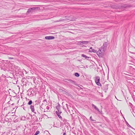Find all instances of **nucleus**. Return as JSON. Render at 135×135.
<instances>
[{
    "label": "nucleus",
    "mask_w": 135,
    "mask_h": 135,
    "mask_svg": "<svg viewBox=\"0 0 135 135\" xmlns=\"http://www.w3.org/2000/svg\"><path fill=\"white\" fill-rule=\"evenodd\" d=\"M107 46V42H105L103 44V46L101 47L103 51H105Z\"/></svg>",
    "instance_id": "7ed1b4c3"
},
{
    "label": "nucleus",
    "mask_w": 135,
    "mask_h": 135,
    "mask_svg": "<svg viewBox=\"0 0 135 135\" xmlns=\"http://www.w3.org/2000/svg\"><path fill=\"white\" fill-rule=\"evenodd\" d=\"M100 78L99 76H97L95 78V81L96 84L98 86H101L100 83Z\"/></svg>",
    "instance_id": "f03ea898"
},
{
    "label": "nucleus",
    "mask_w": 135,
    "mask_h": 135,
    "mask_svg": "<svg viewBox=\"0 0 135 135\" xmlns=\"http://www.w3.org/2000/svg\"><path fill=\"white\" fill-rule=\"evenodd\" d=\"M55 37L52 36H46L45 37V38L47 40H52L54 39Z\"/></svg>",
    "instance_id": "20e7f679"
},
{
    "label": "nucleus",
    "mask_w": 135,
    "mask_h": 135,
    "mask_svg": "<svg viewBox=\"0 0 135 135\" xmlns=\"http://www.w3.org/2000/svg\"><path fill=\"white\" fill-rule=\"evenodd\" d=\"M126 124H127V126L128 127H131V126L128 124V123L126 121Z\"/></svg>",
    "instance_id": "aec40b11"
},
{
    "label": "nucleus",
    "mask_w": 135,
    "mask_h": 135,
    "mask_svg": "<svg viewBox=\"0 0 135 135\" xmlns=\"http://www.w3.org/2000/svg\"><path fill=\"white\" fill-rule=\"evenodd\" d=\"M68 4H70V2H68Z\"/></svg>",
    "instance_id": "2f4dec72"
},
{
    "label": "nucleus",
    "mask_w": 135,
    "mask_h": 135,
    "mask_svg": "<svg viewBox=\"0 0 135 135\" xmlns=\"http://www.w3.org/2000/svg\"><path fill=\"white\" fill-rule=\"evenodd\" d=\"M32 103V101L31 100H30L28 102V104L29 105H31Z\"/></svg>",
    "instance_id": "a211bd4d"
},
{
    "label": "nucleus",
    "mask_w": 135,
    "mask_h": 135,
    "mask_svg": "<svg viewBox=\"0 0 135 135\" xmlns=\"http://www.w3.org/2000/svg\"><path fill=\"white\" fill-rule=\"evenodd\" d=\"M68 86H69L70 87H72V85H70V83H68Z\"/></svg>",
    "instance_id": "393cba45"
},
{
    "label": "nucleus",
    "mask_w": 135,
    "mask_h": 135,
    "mask_svg": "<svg viewBox=\"0 0 135 135\" xmlns=\"http://www.w3.org/2000/svg\"><path fill=\"white\" fill-rule=\"evenodd\" d=\"M60 105L59 104V105L57 106L56 107V108L57 109H60Z\"/></svg>",
    "instance_id": "412c9836"
},
{
    "label": "nucleus",
    "mask_w": 135,
    "mask_h": 135,
    "mask_svg": "<svg viewBox=\"0 0 135 135\" xmlns=\"http://www.w3.org/2000/svg\"><path fill=\"white\" fill-rule=\"evenodd\" d=\"M60 114L58 113V114H57L58 117L60 118H62L61 117L60 115Z\"/></svg>",
    "instance_id": "4be33fe9"
},
{
    "label": "nucleus",
    "mask_w": 135,
    "mask_h": 135,
    "mask_svg": "<svg viewBox=\"0 0 135 135\" xmlns=\"http://www.w3.org/2000/svg\"><path fill=\"white\" fill-rule=\"evenodd\" d=\"M68 26H69V24H68Z\"/></svg>",
    "instance_id": "72a5a7b5"
},
{
    "label": "nucleus",
    "mask_w": 135,
    "mask_h": 135,
    "mask_svg": "<svg viewBox=\"0 0 135 135\" xmlns=\"http://www.w3.org/2000/svg\"><path fill=\"white\" fill-rule=\"evenodd\" d=\"M37 8V7H34L32 8H30V9L32 10L33 12V10L36 9Z\"/></svg>",
    "instance_id": "2eb2a0df"
},
{
    "label": "nucleus",
    "mask_w": 135,
    "mask_h": 135,
    "mask_svg": "<svg viewBox=\"0 0 135 135\" xmlns=\"http://www.w3.org/2000/svg\"><path fill=\"white\" fill-rule=\"evenodd\" d=\"M37 8V7H34L32 8H30V9L32 10L33 12V10L36 9Z\"/></svg>",
    "instance_id": "4468645a"
},
{
    "label": "nucleus",
    "mask_w": 135,
    "mask_h": 135,
    "mask_svg": "<svg viewBox=\"0 0 135 135\" xmlns=\"http://www.w3.org/2000/svg\"><path fill=\"white\" fill-rule=\"evenodd\" d=\"M89 52H93L94 53L97 52V55L99 57H102L103 55V54L102 52H101V50L99 49L98 51L97 52V51L94 49H92V50H89Z\"/></svg>",
    "instance_id": "f257e3e1"
},
{
    "label": "nucleus",
    "mask_w": 135,
    "mask_h": 135,
    "mask_svg": "<svg viewBox=\"0 0 135 135\" xmlns=\"http://www.w3.org/2000/svg\"><path fill=\"white\" fill-rule=\"evenodd\" d=\"M66 134L65 133H64L63 134V135H65V134Z\"/></svg>",
    "instance_id": "7c9ffc66"
},
{
    "label": "nucleus",
    "mask_w": 135,
    "mask_h": 135,
    "mask_svg": "<svg viewBox=\"0 0 135 135\" xmlns=\"http://www.w3.org/2000/svg\"><path fill=\"white\" fill-rule=\"evenodd\" d=\"M74 75L75 76L78 77L79 76H80L79 74L77 73H75Z\"/></svg>",
    "instance_id": "f3484780"
},
{
    "label": "nucleus",
    "mask_w": 135,
    "mask_h": 135,
    "mask_svg": "<svg viewBox=\"0 0 135 135\" xmlns=\"http://www.w3.org/2000/svg\"><path fill=\"white\" fill-rule=\"evenodd\" d=\"M90 58H91L90 57H89V58H87V59H86L87 60H90V59H90Z\"/></svg>",
    "instance_id": "cd10ccee"
},
{
    "label": "nucleus",
    "mask_w": 135,
    "mask_h": 135,
    "mask_svg": "<svg viewBox=\"0 0 135 135\" xmlns=\"http://www.w3.org/2000/svg\"><path fill=\"white\" fill-rule=\"evenodd\" d=\"M90 119L92 121H95V120H93V119H92V116H91L90 117Z\"/></svg>",
    "instance_id": "b1692460"
},
{
    "label": "nucleus",
    "mask_w": 135,
    "mask_h": 135,
    "mask_svg": "<svg viewBox=\"0 0 135 135\" xmlns=\"http://www.w3.org/2000/svg\"><path fill=\"white\" fill-rule=\"evenodd\" d=\"M73 134H76V133H75V132H73Z\"/></svg>",
    "instance_id": "c756f323"
},
{
    "label": "nucleus",
    "mask_w": 135,
    "mask_h": 135,
    "mask_svg": "<svg viewBox=\"0 0 135 135\" xmlns=\"http://www.w3.org/2000/svg\"><path fill=\"white\" fill-rule=\"evenodd\" d=\"M9 59H13V58L12 57H9Z\"/></svg>",
    "instance_id": "bb28decb"
},
{
    "label": "nucleus",
    "mask_w": 135,
    "mask_h": 135,
    "mask_svg": "<svg viewBox=\"0 0 135 135\" xmlns=\"http://www.w3.org/2000/svg\"><path fill=\"white\" fill-rule=\"evenodd\" d=\"M104 90H106L108 89V85L106 84L104 85Z\"/></svg>",
    "instance_id": "9b49d317"
},
{
    "label": "nucleus",
    "mask_w": 135,
    "mask_h": 135,
    "mask_svg": "<svg viewBox=\"0 0 135 135\" xmlns=\"http://www.w3.org/2000/svg\"><path fill=\"white\" fill-rule=\"evenodd\" d=\"M81 56L82 57H84L85 59H87V58H89V57L86 56L84 54H82L81 55Z\"/></svg>",
    "instance_id": "f8f14e48"
},
{
    "label": "nucleus",
    "mask_w": 135,
    "mask_h": 135,
    "mask_svg": "<svg viewBox=\"0 0 135 135\" xmlns=\"http://www.w3.org/2000/svg\"><path fill=\"white\" fill-rule=\"evenodd\" d=\"M78 42L80 44H81L82 43L83 44H88V41H80Z\"/></svg>",
    "instance_id": "423d86ee"
},
{
    "label": "nucleus",
    "mask_w": 135,
    "mask_h": 135,
    "mask_svg": "<svg viewBox=\"0 0 135 135\" xmlns=\"http://www.w3.org/2000/svg\"><path fill=\"white\" fill-rule=\"evenodd\" d=\"M69 111V110L68 109V111Z\"/></svg>",
    "instance_id": "c9c22d12"
},
{
    "label": "nucleus",
    "mask_w": 135,
    "mask_h": 135,
    "mask_svg": "<svg viewBox=\"0 0 135 135\" xmlns=\"http://www.w3.org/2000/svg\"><path fill=\"white\" fill-rule=\"evenodd\" d=\"M90 49H91V50H92V49H92V47H90Z\"/></svg>",
    "instance_id": "c85d7f7f"
},
{
    "label": "nucleus",
    "mask_w": 135,
    "mask_h": 135,
    "mask_svg": "<svg viewBox=\"0 0 135 135\" xmlns=\"http://www.w3.org/2000/svg\"><path fill=\"white\" fill-rule=\"evenodd\" d=\"M68 20L70 21H73L75 20V18L73 16L69 17H68Z\"/></svg>",
    "instance_id": "39448f33"
},
{
    "label": "nucleus",
    "mask_w": 135,
    "mask_h": 135,
    "mask_svg": "<svg viewBox=\"0 0 135 135\" xmlns=\"http://www.w3.org/2000/svg\"><path fill=\"white\" fill-rule=\"evenodd\" d=\"M132 132V133H134L132 131V132Z\"/></svg>",
    "instance_id": "473e14b6"
},
{
    "label": "nucleus",
    "mask_w": 135,
    "mask_h": 135,
    "mask_svg": "<svg viewBox=\"0 0 135 135\" xmlns=\"http://www.w3.org/2000/svg\"><path fill=\"white\" fill-rule=\"evenodd\" d=\"M30 109H31V111L32 112H34L35 111L34 107L33 105H31L30 106Z\"/></svg>",
    "instance_id": "1a4fd4ad"
},
{
    "label": "nucleus",
    "mask_w": 135,
    "mask_h": 135,
    "mask_svg": "<svg viewBox=\"0 0 135 135\" xmlns=\"http://www.w3.org/2000/svg\"><path fill=\"white\" fill-rule=\"evenodd\" d=\"M46 109L47 110H49L50 109V107L49 106H47L46 107Z\"/></svg>",
    "instance_id": "a878e982"
},
{
    "label": "nucleus",
    "mask_w": 135,
    "mask_h": 135,
    "mask_svg": "<svg viewBox=\"0 0 135 135\" xmlns=\"http://www.w3.org/2000/svg\"><path fill=\"white\" fill-rule=\"evenodd\" d=\"M92 106L93 107H94L96 110L99 112V109L98 108H97L95 105H94L93 104H92Z\"/></svg>",
    "instance_id": "6e6552de"
},
{
    "label": "nucleus",
    "mask_w": 135,
    "mask_h": 135,
    "mask_svg": "<svg viewBox=\"0 0 135 135\" xmlns=\"http://www.w3.org/2000/svg\"><path fill=\"white\" fill-rule=\"evenodd\" d=\"M68 81L70 82L69 83H71L73 85H76V83L75 82L72 80H71L70 79H68Z\"/></svg>",
    "instance_id": "0eeeda50"
},
{
    "label": "nucleus",
    "mask_w": 135,
    "mask_h": 135,
    "mask_svg": "<svg viewBox=\"0 0 135 135\" xmlns=\"http://www.w3.org/2000/svg\"><path fill=\"white\" fill-rule=\"evenodd\" d=\"M32 12V10L30 9V8L28 9L27 13H29L30 12Z\"/></svg>",
    "instance_id": "dca6fc26"
},
{
    "label": "nucleus",
    "mask_w": 135,
    "mask_h": 135,
    "mask_svg": "<svg viewBox=\"0 0 135 135\" xmlns=\"http://www.w3.org/2000/svg\"><path fill=\"white\" fill-rule=\"evenodd\" d=\"M44 112H46V111H45V110H44Z\"/></svg>",
    "instance_id": "f704fd0d"
},
{
    "label": "nucleus",
    "mask_w": 135,
    "mask_h": 135,
    "mask_svg": "<svg viewBox=\"0 0 135 135\" xmlns=\"http://www.w3.org/2000/svg\"><path fill=\"white\" fill-rule=\"evenodd\" d=\"M44 134H46L47 135H48L49 134H50V133H49V132L48 131H45L44 132Z\"/></svg>",
    "instance_id": "ddd939ff"
},
{
    "label": "nucleus",
    "mask_w": 135,
    "mask_h": 135,
    "mask_svg": "<svg viewBox=\"0 0 135 135\" xmlns=\"http://www.w3.org/2000/svg\"><path fill=\"white\" fill-rule=\"evenodd\" d=\"M40 133V131H37L35 133L34 135H37Z\"/></svg>",
    "instance_id": "6ab92c4d"
},
{
    "label": "nucleus",
    "mask_w": 135,
    "mask_h": 135,
    "mask_svg": "<svg viewBox=\"0 0 135 135\" xmlns=\"http://www.w3.org/2000/svg\"><path fill=\"white\" fill-rule=\"evenodd\" d=\"M70 97L72 98V97H73V96L71 95V94H68V97Z\"/></svg>",
    "instance_id": "5701e85b"
},
{
    "label": "nucleus",
    "mask_w": 135,
    "mask_h": 135,
    "mask_svg": "<svg viewBox=\"0 0 135 135\" xmlns=\"http://www.w3.org/2000/svg\"><path fill=\"white\" fill-rule=\"evenodd\" d=\"M56 114H58V113L61 114V112L60 110V108L57 109V111H56Z\"/></svg>",
    "instance_id": "9d476101"
},
{
    "label": "nucleus",
    "mask_w": 135,
    "mask_h": 135,
    "mask_svg": "<svg viewBox=\"0 0 135 135\" xmlns=\"http://www.w3.org/2000/svg\"><path fill=\"white\" fill-rule=\"evenodd\" d=\"M68 1H69V0H68Z\"/></svg>",
    "instance_id": "e433bc0d"
}]
</instances>
